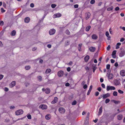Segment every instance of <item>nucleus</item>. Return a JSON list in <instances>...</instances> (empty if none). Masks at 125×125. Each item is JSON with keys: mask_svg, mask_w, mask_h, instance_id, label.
I'll return each mask as SVG.
<instances>
[{"mask_svg": "<svg viewBox=\"0 0 125 125\" xmlns=\"http://www.w3.org/2000/svg\"><path fill=\"white\" fill-rule=\"evenodd\" d=\"M110 67V65L109 64H107L106 65V69L107 70H109V69Z\"/></svg>", "mask_w": 125, "mask_h": 125, "instance_id": "40", "label": "nucleus"}, {"mask_svg": "<svg viewBox=\"0 0 125 125\" xmlns=\"http://www.w3.org/2000/svg\"><path fill=\"white\" fill-rule=\"evenodd\" d=\"M120 73L121 76H125V70L121 71Z\"/></svg>", "mask_w": 125, "mask_h": 125, "instance_id": "18", "label": "nucleus"}, {"mask_svg": "<svg viewBox=\"0 0 125 125\" xmlns=\"http://www.w3.org/2000/svg\"><path fill=\"white\" fill-rule=\"evenodd\" d=\"M116 50H114L113 51L112 55V57L114 58H115L116 57V56L115 55L116 54Z\"/></svg>", "mask_w": 125, "mask_h": 125, "instance_id": "12", "label": "nucleus"}, {"mask_svg": "<svg viewBox=\"0 0 125 125\" xmlns=\"http://www.w3.org/2000/svg\"><path fill=\"white\" fill-rule=\"evenodd\" d=\"M71 70V68L70 67H68L67 69V71L68 72H69Z\"/></svg>", "mask_w": 125, "mask_h": 125, "instance_id": "49", "label": "nucleus"}, {"mask_svg": "<svg viewBox=\"0 0 125 125\" xmlns=\"http://www.w3.org/2000/svg\"><path fill=\"white\" fill-rule=\"evenodd\" d=\"M101 86L103 88H105V85L104 83H102L101 84Z\"/></svg>", "mask_w": 125, "mask_h": 125, "instance_id": "58", "label": "nucleus"}, {"mask_svg": "<svg viewBox=\"0 0 125 125\" xmlns=\"http://www.w3.org/2000/svg\"><path fill=\"white\" fill-rule=\"evenodd\" d=\"M59 111L61 113L64 114L65 113V110L64 108L61 107L59 108Z\"/></svg>", "mask_w": 125, "mask_h": 125, "instance_id": "2", "label": "nucleus"}, {"mask_svg": "<svg viewBox=\"0 0 125 125\" xmlns=\"http://www.w3.org/2000/svg\"><path fill=\"white\" fill-rule=\"evenodd\" d=\"M56 6V5L54 4H52L51 5V7L53 8H55Z\"/></svg>", "mask_w": 125, "mask_h": 125, "instance_id": "38", "label": "nucleus"}, {"mask_svg": "<svg viewBox=\"0 0 125 125\" xmlns=\"http://www.w3.org/2000/svg\"><path fill=\"white\" fill-rule=\"evenodd\" d=\"M5 91L6 92H7L9 90L8 89L7 87H5L4 89Z\"/></svg>", "mask_w": 125, "mask_h": 125, "instance_id": "57", "label": "nucleus"}, {"mask_svg": "<svg viewBox=\"0 0 125 125\" xmlns=\"http://www.w3.org/2000/svg\"><path fill=\"white\" fill-rule=\"evenodd\" d=\"M110 96V94L109 93H107L106 94H104L103 95V99L109 97Z\"/></svg>", "mask_w": 125, "mask_h": 125, "instance_id": "11", "label": "nucleus"}, {"mask_svg": "<svg viewBox=\"0 0 125 125\" xmlns=\"http://www.w3.org/2000/svg\"><path fill=\"white\" fill-rule=\"evenodd\" d=\"M97 90L99 92H101V89L100 87H99L97 88Z\"/></svg>", "mask_w": 125, "mask_h": 125, "instance_id": "63", "label": "nucleus"}, {"mask_svg": "<svg viewBox=\"0 0 125 125\" xmlns=\"http://www.w3.org/2000/svg\"><path fill=\"white\" fill-rule=\"evenodd\" d=\"M125 39L124 38H122L120 40V41L121 42H123L125 40Z\"/></svg>", "mask_w": 125, "mask_h": 125, "instance_id": "53", "label": "nucleus"}, {"mask_svg": "<svg viewBox=\"0 0 125 125\" xmlns=\"http://www.w3.org/2000/svg\"><path fill=\"white\" fill-rule=\"evenodd\" d=\"M57 74L59 77H61L63 75L64 72L63 71L60 70L58 72Z\"/></svg>", "mask_w": 125, "mask_h": 125, "instance_id": "6", "label": "nucleus"}, {"mask_svg": "<svg viewBox=\"0 0 125 125\" xmlns=\"http://www.w3.org/2000/svg\"><path fill=\"white\" fill-rule=\"evenodd\" d=\"M102 4V2H100L98 4V6H100Z\"/></svg>", "mask_w": 125, "mask_h": 125, "instance_id": "60", "label": "nucleus"}, {"mask_svg": "<svg viewBox=\"0 0 125 125\" xmlns=\"http://www.w3.org/2000/svg\"><path fill=\"white\" fill-rule=\"evenodd\" d=\"M27 117L28 119H31V116L30 115H29L27 116Z\"/></svg>", "mask_w": 125, "mask_h": 125, "instance_id": "41", "label": "nucleus"}, {"mask_svg": "<svg viewBox=\"0 0 125 125\" xmlns=\"http://www.w3.org/2000/svg\"><path fill=\"white\" fill-rule=\"evenodd\" d=\"M122 115H120L117 116V118L119 120H121L122 119Z\"/></svg>", "mask_w": 125, "mask_h": 125, "instance_id": "25", "label": "nucleus"}, {"mask_svg": "<svg viewBox=\"0 0 125 125\" xmlns=\"http://www.w3.org/2000/svg\"><path fill=\"white\" fill-rule=\"evenodd\" d=\"M91 14L89 12H87L85 14V19L86 20H88L90 17Z\"/></svg>", "mask_w": 125, "mask_h": 125, "instance_id": "8", "label": "nucleus"}, {"mask_svg": "<svg viewBox=\"0 0 125 125\" xmlns=\"http://www.w3.org/2000/svg\"><path fill=\"white\" fill-rule=\"evenodd\" d=\"M58 100V98L56 97H55L54 98L53 100L52 101L51 103L52 104H54L57 102Z\"/></svg>", "mask_w": 125, "mask_h": 125, "instance_id": "9", "label": "nucleus"}, {"mask_svg": "<svg viewBox=\"0 0 125 125\" xmlns=\"http://www.w3.org/2000/svg\"><path fill=\"white\" fill-rule=\"evenodd\" d=\"M62 16V14L60 13H58L54 14L53 15V18H59Z\"/></svg>", "mask_w": 125, "mask_h": 125, "instance_id": "7", "label": "nucleus"}, {"mask_svg": "<svg viewBox=\"0 0 125 125\" xmlns=\"http://www.w3.org/2000/svg\"><path fill=\"white\" fill-rule=\"evenodd\" d=\"M91 28V26H88L86 27L85 29L86 31H88Z\"/></svg>", "mask_w": 125, "mask_h": 125, "instance_id": "26", "label": "nucleus"}, {"mask_svg": "<svg viewBox=\"0 0 125 125\" xmlns=\"http://www.w3.org/2000/svg\"><path fill=\"white\" fill-rule=\"evenodd\" d=\"M115 88L113 86H107L106 87V90L107 91H109V90H115Z\"/></svg>", "mask_w": 125, "mask_h": 125, "instance_id": "1", "label": "nucleus"}, {"mask_svg": "<svg viewBox=\"0 0 125 125\" xmlns=\"http://www.w3.org/2000/svg\"><path fill=\"white\" fill-rule=\"evenodd\" d=\"M76 101L75 100H74L72 103V105H75L76 104Z\"/></svg>", "mask_w": 125, "mask_h": 125, "instance_id": "34", "label": "nucleus"}, {"mask_svg": "<svg viewBox=\"0 0 125 125\" xmlns=\"http://www.w3.org/2000/svg\"><path fill=\"white\" fill-rule=\"evenodd\" d=\"M109 32L108 31H107L105 33V35L107 37H108V36H109Z\"/></svg>", "mask_w": 125, "mask_h": 125, "instance_id": "46", "label": "nucleus"}, {"mask_svg": "<svg viewBox=\"0 0 125 125\" xmlns=\"http://www.w3.org/2000/svg\"><path fill=\"white\" fill-rule=\"evenodd\" d=\"M89 50L90 52H94L95 50V47H91L89 48Z\"/></svg>", "mask_w": 125, "mask_h": 125, "instance_id": "14", "label": "nucleus"}, {"mask_svg": "<svg viewBox=\"0 0 125 125\" xmlns=\"http://www.w3.org/2000/svg\"><path fill=\"white\" fill-rule=\"evenodd\" d=\"M119 9V7H116L115 9V10L117 11Z\"/></svg>", "mask_w": 125, "mask_h": 125, "instance_id": "54", "label": "nucleus"}, {"mask_svg": "<svg viewBox=\"0 0 125 125\" xmlns=\"http://www.w3.org/2000/svg\"><path fill=\"white\" fill-rule=\"evenodd\" d=\"M113 75L112 74H109L108 75V78L109 79H112L113 78Z\"/></svg>", "mask_w": 125, "mask_h": 125, "instance_id": "21", "label": "nucleus"}, {"mask_svg": "<svg viewBox=\"0 0 125 125\" xmlns=\"http://www.w3.org/2000/svg\"><path fill=\"white\" fill-rule=\"evenodd\" d=\"M92 85H91L90 86L89 90L91 91V90L92 88Z\"/></svg>", "mask_w": 125, "mask_h": 125, "instance_id": "62", "label": "nucleus"}, {"mask_svg": "<svg viewBox=\"0 0 125 125\" xmlns=\"http://www.w3.org/2000/svg\"><path fill=\"white\" fill-rule=\"evenodd\" d=\"M47 47L49 48H51L52 46L50 44H48L47 45Z\"/></svg>", "mask_w": 125, "mask_h": 125, "instance_id": "61", "label": "nucleus"}, {"mask_svg": "<svg viewBox=\"0 0 125 125\" xmlns=\"http://www.w3.org/2000/svg\"><path fill=\"white\" fill-rule=\"evenodd\" d=\"M65 33L66 34L69 35L70 34V32L68 30H66L65 32Z\"/></svg>", "mask_w": 125, "mask_h": 125, "instance_id": "29", "label": "nucleus"}, {"mask_svg": "<svg viewBox=\"0 0 125 125\" xmlns=\"http://www.w3.org/2000/svg\"><path fill=\"white\" fill-rule=\"evenodd\" d=\"M113 9V7L112 6L107 8V10L108 11H110L112 10Z\"/></svg>", "mask_w": 125, "mask_h": 125, "instance_id": "28", "label": "nucleus"}, {"mask_svg": "<svg viewBox=\"0 0 125 125\" xmlns=\"http://www.w3.org/2000/svg\"><path fill=\"white\" fill-rule=\"evenodd\" d=\"M113 95L114 96H116L117 95V92L114 91L113 93Z\"/></svg>", "mask_w": 125, "mask_h": 125, "instance_id": "32", "label": "nucleus"}, {"mask_svg": "<svg viewBox=\"0 0 125 125\" xmlns=\"http://www.w3.org/2000/svg\"><path fill=\"white\" fill-rule=\"evenodd\" d=\"M3 76L1 74L0 75V80H1L3 77Z\"/></svg>", "mask_w": 125, "mask_h": 125, "instance_id": "55", "label": "nucleus"}, {"mask_svg": "<svg viewBox=\"0 0 125 125\" xmlns=\"http://www.w3.org/2000/svg\"><path fill=\"white\" fill-rule=\"evenodd\" d=\"M51 117V115L49 114L46 115L45 116L46 119L47 120L49 119Z\"/></svg>", "mask_w": 125, "mask_h": 125, "instance_id": "23", "label": "nucleus"}, {"mask_svg": "<svg viewBox=\"0 0 125 125\" xmlns=\"http://www.w3.org/2000/svg\"><path fill=\"white\" fill-rule=\"evenodd\" d=\"M87 87V85L86 84H85L83 86V88L84 89H85Z\"/></svg>", "mask_w": 125, "mask_h": 125, "instance_id": "56", "label": "nucleus"}, {"mask_svg": "<svg viewBox=\"0 0 125 125\" xmlns=\"http://www.w3.org/2000/svg\"><path fill=\"white\" fill-rule=\"evenodd\" d=\"M39 108L42 109H46L47 108V106L44 104H41Z\"/></svg>", "mask_w": 125, "mask_h": 125, "instance_id": "10", "label": "nucleus"}, {"mask_svg": "<svg viewBox=\"0 0 125 125\" xmlns=\"http://www.w3.org/2000/svg\"><path fill=\"white\" fill-rule=\"evenodd\" d=\"M115 60L114 59H112L111 60V62L112 63H114L115 62Z\"/></svg>", "mask_w": 125, "mask_h": 125, "instance_id": "52", "label": "nucleus"}, {"mask_svg": "<svg viewBox=\"0 0 125 125\" xmlns=\"http://www.w3.org/2000/svg\"><path fill=\"white\" fill-rule=\"evenodd\" d=\"M30 18L28 17L25 18L24 20V21L25 22L28 23L30 21Z\"/></svg>", "mask_w": 125, "mask_h": 125, "instance_id": "15", "label": "nucleus"}, {"mask_svg": "<svg viewBox=\"0 0 125 125\" xmlns=\"http://www.w3.org/2000/svg\"><path fill=\"white\" fill-rule=\"evenodd\" d=\"M31 67L30 66H27L25 67V69L27 70H28Z\"/></svg>", "mask_w": 125, "mask_h": 125, "instance_id": "33", "label": "nucleus"}, {"mask_svg": "<svg viewBox=\"0 0 125 125\" xmlns=\"http://www.w3.org/2000/svg\"><path fill=\"white\" fill-rule=\"evenodd\" d=\"M50 92V90L49 88H47L45 90V92L46 94H49Z\"/></svg>", "mask_w": 125, "mask_h": 125, "instance_id": "20", "label": "nucleus"}, {"mask_svg": "<svg viewBox=\"0 0 125 125\" xmlns=\"http://www.w3.org/2000/svg\"><path fill=\"white\" fill-rule=\"evenodd\" d=\"M103 107L101 106L99 109V111L98 114V115H101L102 112Z\"/></svg>", "mask_w": 125, "mask_h": 125, "instance_id": "17", "label": "nucleus"}, {"mask_svg": "<svg viewBox=\"0 0 125 125\" xmlns=\"http://www.w3.org/2000/svg\"><path fill=\"white\" fill-rule=\"evenodd\" d=\"M125 53V52L124 51H122L120 53L119 56L120 57H122L123 56Z\"/></svg>", "mask_w": 125, "mask_h": 125, "instance_id": "22", "label": "nucleus"}, {"mask_svg": "<svg viewBox=\"0 0 125 125\" xmlns=\"http://www.w3.org/2000/svg\"><path fill=\"white\" fill-rule=\"evenodd\" d=\"M92 38L94 40H96L98 38V37L95 34H93L92 36Z\"/></svg>", "mask_w": 125, "mask_h": 125, "instance_id": "19", "label": "nucleus"}, {"mask_svg": "<svg viewBox=\"0 0 125 125\" xmlns=\"http://www.w3.org/2000/svg\"><path fill=\"white\" fill-rule=\"evenodd\" d=\"M37 78L38 79V80L40 82L42 81V77L40 76H38L37 77Z\"/></svg>", "mask_w": 125, "mask_h": 125, "instance_id": "30", "label": "nucleus"}, {"mask_svg": "<svg viewBox=\"0 0 125 125\" xmlns=\"http://www.w3.org/2000/svg\"><path fill=\"white\" fill-rule=\"evenodd\" d=\"M55 30L54 29H50L49 31V34L50 35H53L55 33Z\"/></svg>", "mask_w": 125, "mask_h": 125, "instance_id": "5", "label": "nucleus"}, {"mask_svg": "<svg viewBox=\"0 0 125 125\" xmlns=\"http://www.w3.org/2000/svg\"><path fill=\"white\" fill-rule=\"evenodd\" d=\"M30 6L31 8H33L34 6V5L33 3H31L30 4Z\"/></svg>", "mask_w": 125, "mask_h": 125, "instance_id": "51", "label": "nucleus"}, {"mask_svg": "<svg viewBox=\"0 0 125 125\" xmlns=\"http://www.w3.org/2000/svg\"><path fill=\"white\" fill-rule=\"evenodd\" d=\"M4 22L3 21H1L0 22V25L1 26H2L4 24Z\"/></svg>", "mask_w": 125, "mask_h": 125, "instance_id": "43", "label": "nucleus"}, {"mask_svg": "<svg viewBox=\"0 0 125 125\" xmlns=\"http://www.w3.org/2000/svg\"><path fill=\"white\" fill-rule=\"evenodd\" d=\"M51 70L50 69H47L45 71V73L46 74H48L50 73Z\"/></svg>", "mask_w": 125, "mask_h": 125, "instance_id": "24", "label": "nucleus"}, {"mask_svg": "<svg viewBox=\"0 0 125 125\" xmlns=\"http://www.w3.org/2000/svg\"><path fill=\"white\" fill-rule=\"evenodd\" d=\"M90 59V57L89 55H86L84 58V60L85 62H87Z\"/></svg>", "mask_w": 125, "mask_h": 125, "instance_id": "16", "label": "nucleus"}, {"mask_svg": "<svg viewBox=\"0 0 125 125\" xmlns=\"http://www.w3.org/2000/svg\"><path fill=\"white\" fill-rule=\"evenodd\" d=\"M88 120L87 119L85 120L84 125H88Z\"/></svg>", "mask_w": 125, "mask_h": 125, "instance_id": "31", "label": "nucleus"}, {"mask_svg": "<svg viewBox=\"0 0 125 125\" xmlns=\"http://www.w3.org/2000/svg\"><path fill=\"white\" fill-rule=\"evenodd\" d=\"M65 44L66 45H68L69 44L70 41H67L65 42Z\"/></svg>", "mask_w": 125, "mask_h": 125, "instance_id": "39", "label": "nucleus"}, {"mask_svg": "<svg viewBox=\"0 0 125 125\" xmlns=\"http://www.w3.org/2000/svg\"><path fill=\"white\" fill-rule=\"evenodd\" d=\"M16 82L15 81H13L10 84V86L11 88H12L15 85Z\"/></svg>", "mask_w": 125, "mask_h": 125, "instance_id": "13", "label": "nucleus"}, {"mask_svg": "<svg viewBox=\"0 0 125 125\" xmlns=\"http://www.w3.org/2000/svg\"><path fill=\"white\" fill-rule=\"evenodd\" d=\"M99 94V93L98 92H96L95 93V95L96 96H97Z\"/></svg>", "mask_w": 125, "mask_h": 125, "instance_id": "45", "label": "nucleus"}, {"mask_svg": "<svg viewBox=\"0 0 125 125\" xmlns=\"http://www.w3.org/2000/svg\"><path fill=\"white\" fill-rule=\"evenodd\" d=\"M114 84L115 86H117L120 84L119 81L117 79H115L114 81Z\"/></svg>", "mask_w": 125, "mask_h": 125, "instance_id": "4", "label": "nucleus"}, {"mask_svg": "<svg viewBox=\"0 0 125 125\" xmlns=\"http://www.w3.org/2000/svg\"><path fill=\"white\" fill-rule=\"evenodd\" d=\"M113 102L115 104H118L119 103V101H118L113 100Z\"/></svg>", "mask_w": 125, "mask_h": 125, "instance_id": "35", "label": "nucleus"}, {"mask_svg": "<svg viewBox=\"0 0 125 125\" xmlns=\"http://www.w3.org/2000/svg\"><path fill=\"white\" fill-rule=\"evenodd\" d=\"M118 92L120 94H123L124 93L123 91L120 90H118Z\"/></svg>", "mask_w": 125, "mask_h": 125, "instance_id": "36", "label": "nucleus"}, {"mask_svg": "<svg viewBox=\"0 0 125 125\" xmlns=\"http://www.w3.org/2000/svg\"><path fill=\"white\" fill-rule=\"evenodd\" d=\"M95 0H91L90 1V3L91 4H93L95 3Z\"/></svg>", "mask_w": 125, "mask_h": 125, "instance_id": "42", "label": "nucleus"}, {"mask_svg": "<svg viewBox=\"0 0 125 125\" xmlns=\"http://www.w3.org/2000/svg\"><path fill=\"white\" fill-rule=\"evenodd\" d=\"M120 28H121L124 31H125V27H121V26L120 27Z\"/></svg>", "mask_w": 125, "mask_h": 125, "instance_id": "59", "label": "nucleus"}, {"mask_svg": "<svg viewBox=\"0 0 125 125\" xmlns=\"http://www.w3.org/2000/svg\"><path fill=\"white\" fill-rule=\"evenodd\" d=\"M97 67L96 66H94L93 68V72H94L95 70L96 69Z\"/></svg>", "mask_w": 125, "mask_h": 125, "instance_id": "44", "label": "nucleus"}, {"mask_svg": "<svg viewBox=\"0 0 125 125\" xmlns=\"http://www.w3.org/2000/svg\"><path fill=\"white\" fill-rule=\"evenodd\" d=\"M73 63V62H72L71 61L68 64V65H72V64Z\"/></svg>", "mask_w": 125, "mask_h": 125, "instance_id": "64", "label": "nucleus"}, {"mask_svg": "<svg viewBox=\"0 0 125 125\" xmlns=\"http://www.w3.org/2000/svg\"><path fill=\"white\" fill-rule=\"evenodd\" d=\"M110 101V100L109 99H106L105 101V103H109Z\"/></svg>", "mask_w": 125, "mask_h": 125, "instance_id": "37", "label": "nucleus"}, {"mask_svg": "<svg viewBox=\"0 0 125 125\" xmlns=\"http://www.w3.org/2000/svg\"><path fill=\"white\" fill-rule=\"evenodd\" d=\"M23 113V111L22 110H19L16 111L15 114L18 115L22 114Z\"/></svg>", "mask_w": 125, "mask_h": 125, "instance_id": "3", "label": "nucleus"}, {"mask_svg": "<svg viewBox=\"0 0 125 125\" xmlns=\"http://www.w3.org/2000/svg\"><path fill=\"white\" fill-rule=\"evenodd\" d=\"M111 48V47L110 45H108L107 48V50L108 51Z\"/></svg>", "mask_w": 125, "mask_h": 125, "instance_id": "47", "label": "nucleus"}, {"mask_svg": "<svg viewBox=\"0 0 125 125\" xmlns=\"http://www.w3.org/2000/svg\"><path fill=\"white\" fill-rule=\"evenodd\" d=\"M1 12H5V10H4L3 8H1Z\"/></svg>", "mask_w": 125, "mask_h": 125, "instance_id": "48", "label": "nucleus"}, {"mask_svg": "<svg viewBox=\"0 0 125 125\" xmlns=\"http://www.w3.org/2000/svg\"><path fill=\"white\" fill-rule=\"evenodd\" d=\"M78 4H75L74 5V7L75 8H78Z\"/></svg>", "mask_w": 125, "mask_h": 125, "instance_id": "50", "label": "nucleus"}, {"mask_svg": "<svg viewBox=\"0 0 125 125\" xmlns=\"http://www.w3.org/2000/svg\"><path fill=\"white\" fill-rule=\"evenodd\" d=\"M16 33V31L15 30H13L11 32V35L12 36H15V35Z\"/></svg>", "mask_w": 125, "mask_h": 125, "instance_id": "27", "label": "nucleus"}]
</instances>
